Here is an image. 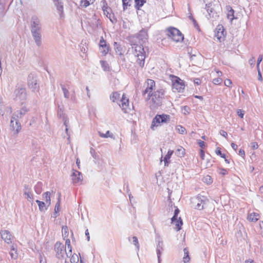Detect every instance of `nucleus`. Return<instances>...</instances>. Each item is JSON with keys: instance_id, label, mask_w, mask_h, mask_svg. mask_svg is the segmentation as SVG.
I'll return each mask as SVG.
<instances>
[{"instance_id": "f257e3e1", "label": "nucleus", "mask_w": 263, "mask_h": 263, "mask_svg": "<svg viewBox=\"0 0 263 263\" xmlns=\"http://www.w3.org/2000/svg\"><path fill=\"white\" fill-rule=\"evenodd\" d=\"M147 30L142 29L137 34V37L139 41V43L142 45L134 44L132 48L134 49V54L137 58V64L139 66L143 67L144 65L145 59V52L144 49L143 44H145L148 41Z\"/></svg>"}, {"instance_id": "f03ea898", "label": "nucleus", "mask_w": 263, "mask_h": 263, "mask_svg": "<svg viewBox=\"0 0 263 263\" xmlns=\"http://www.w3.org/2000/svg\"><path fill=\"white\" fill-rule=\"evenodd\" d=\"M41 28V22L38 17L32 16L31 21V31L35 43L39 47L42 44Z\"/></svg>"}, {"instance_id": "7ed1b4c3", "label": "nucleus", "mask_w": 263, "mask_h": 263, "mask_svg": "<svg viewBox=\"0 0 263 263\" xmlns=\"http://www.w3.org/2000/svg\"><path fill=\"white\" fill-rule=\"evenodd\" d=\"M167 35L173 41L179 42L183 41L184 37L181 32L177 28L170 27L167 30Z\"/></svg>"}, {"instance_id": "20e7f679", "label": "nucleus", "mask_w": 263, "mask_h": 263, "mask_svg": "<svg viewBox=\"0 0 263 263\" xmlns=\"http://www.w3.org/2000/svg\"><path fill=\"white\" fill-rule=\"evenodd\" d=\"M14 99L16 101H24L27 98L26 90L24 86L22 85L16 86L14 91Z\"/></svg>"}, {"instance_id": "39448f33", "label": "nucleus", "mask_w": 263, "mask_h": 263, "mask_svg": "<svg viewBox=\"0 0 263 263\" xmlns=\"http://www.w3.org/2000/svg\"><path fill=\"white\" fill-rule=\"evenodd\" d=\"M27 83L29 88L32 92H39V85L37 83V76L34 73H30L27 79Z\"/></svg>"}, {"instance_id": "423d86ee", "label": "nucleus", "mask_w": 263, "mask_h": 263, "mask_svg": "<svg viewBox=\"0 0 263 263\" xmlns=\"http://www.w3.org/2000/svg\"><path fill=\"white\" fill-rule=\"evenodd\" d=\"M54 251L56 253V257L59 259H63L65 257V255L67 257H69V252H67L66 247L60 242H57L54 245Z\"/></svg>"}, {"instance_id": "0eeeda50", "label": "nucleus", "mask_w": 263, "mask_h": 263, "mask_svg": "<svg viewBox=\"0 0 263 263\" xmlns=\"http://www.w3.org/2000/svg\"><path fill=\"white\" fill-rule=\"evenodd\" d=\"M164 95V91L162 89L154 91L150 95L151 101L155 106H159L161 103Z\"/></svg>"}, {"instance_id": "6e6552de", "label": "nucleus", "mask_w": 263, "mask_h": 263, "mask_svg": "<svg viewBox=\"0 0 263 263\" xmlns=\"http://www.w3.org/2000/svg\"><path fill=\"white\" fill-rule=\"evenodd\" d=\"M170 120V116L166 115H157L153 119L151 128L154 130L155 127H157L162 123H167Z\"/></svg>"}, {"instance_id": "1a4fd4ad", "label": "nucleus", "mask_w": 263, "mask_h": 263, "mask_svg": "<svg viewBox=\"0 0 263 263\" xmlns=\"http://www.w3.org/2000/svg\"><path fill=\"white\" fill-rule=\"evenodd\" d=\"M206 200L204 196H198L191 198V203L193 206L196 209L202 210Z\"/></svg>"}, {"instance_id": "9d476101", "label": "nucleus", "mask_w": 263, "mask_h": 263, "mask_svg": "<svg viewBox=\"0 0 263 263\" xmlns=\"http://www.w3.org/2000/svg\"><path fill=\"white\" fill-rule=\"evenodd\" d=\"M172 89L174 92H182L184 89L183 81L177 77H174L172 80Z\"/></svg>"}, {"instance_id": "9b49d317", "label": "nucleus", "mask_w": 263, "mask_h": 263, "mask_svg": "<svg viewBox=\"0 0 263 263\" xmlns=\"http://www.w3.org/2000/svg\"><path fill=\"white\" fill-rule=\"evenodd\" d=\"M226 35V32L221 25L217 26L215 31V36L219 42L223 41Z\"/></svg>"}, {"instance_id": "f8f14e48", "label": "nucleus", "mask_w": 263, "mask_h": 263, "mask_svg": "<svg viewBox=\"0 0 263 263\" xmlns=\"http://www.w3.org/2000/svg\"><path fill=\"white\" fill-rule=\"evenodd\" d=\"M29 111V108L24 105L20 110L15 111L12 116L13 119L20 120Z\"/></svg>"}, {"instance_id": "ddd939ff", "label": "nucleus", "mask_w": 263, "mask_h": 263, "mask_svg": "<svg viewBox=\"0 0 263 263\" xmlns=\"http://www.w3.org/2000/svg\"><path fill=\"white\" fill-rule=\"evenodd\" d=\"M205 8L210 18L216 20L219 17L220 12L217 11L215 7H213L212 4H206Z\"/></svg>"}, {"instance_id": "4468645a", "label": "nucleus", "mask_w": 263, "mask_h": 263, "mask_svg": "<svg viewBox=\"0 0 263 263\" xmlns=\"http://www.w3.org/2000/svg\"><path fill=\"white\" fill-rule=\"evenodd\" d=\"M155 82L154 80L148 79L146 83V88H145L144 93L147 94V98L150 99V95L153 92V90H155Z\"/></svg>"}, {"instance_id": "2eb2a0df", "label": "nucleus", "mask_w": 263, "mask_h": 263, "mask_svg": "<svg viewBox=\"0 0 263 263\" xmlns=\"http://www.w3.org/2000/svg\"><path fill=\"white\" fill-rule=\"evenodd\" d=\"M101 3H102V10L103 11L104 14L107 17L109 18L110 21L112 23H114V17L112 16V15L111 13V9L107 7V3L104 0L102 1Z\"/></svg>"}, {"instance_id": "dca6fc26", "label": "nucleus", "mask_w": 263, "mask_h": 263, "mask_svg": "<svg viewBox=\"0 0 263 263\" xmlns=\"http://www.w3.org/2000/svg\"><path fill=\"white\" fill-rule=\"evenodd\" d=\"M71 177L73 184L79 183L82 181V174L81 172L77 170H73V172Z\"/></svg>"}, {"instance_id": "f3484780", "label": "nucleus", "mask_w": 263, "mask_h": 263, "mask_svg": "<svg viewBox=\"0 0 263 263\" xmlns=\"http://www.w3.org/2000/svg\"><path fill=\"white\" fill-rule=\"evenodd\" d=\"M120 102L121 103L119 104V106L122 108V109L124 112H128L129 110H130L129 108H128L129 101L128 99L126 98L124 94L122 95V98L120 101Z\"/></svg>"}, {"instance_id": "a211bd4d", "label": "nucleus", "mask_w": 263, "mask_h": 263, "mask_svg": "<svg viewBox=\"0 0 263 263\" xmlns=\"http://www.w3.org/2000/svg\"><path fill=\"white\" fill-rule=\"evenodd\" d=\"M1 235L2 238L7 243L11 242L12 236L10 232L6 230H1Z\"/></svg>"}, {"instance_id": "6ab92c4d", "label": "nucleus", "mask_w": 263, "mask_h": 263, "mask_svg": "<svg viewBox=\"0 0 263 263\" xmlns=\"http://www.w3.org/2000/svg\"><path fill=\"white\" fill-rule=\"evenodd\" d=\"M10 125L13 130L15 131V134H17L21 128V123H20L19 120H16V119H13V116H12L10 121Z\"/></svg>"}, {"instance_id": "aec40b11", "label": "nucleus", "mask_w": 263, "mask_h": 263, "mask_svg": "<svg viewBox=\"0 0 263 263\" xmlns=\"http://www.w3.org/2000/svg\"><path fill=\"white\" fill-rule=\"evenodd\" d=\"M99 45L101 52L104 55L106 54L108 51V47L103 38L100 40Z\"/></svg>"}, {"instance_id": "412c9836", "label": "nucleus", "mask_w": 263, "mask_h": 263, "mask_svg": "<svg viewBox=\"0 0 263 263\" xmlns=\"http://www.w3.org/2000/svg\"><path fill=\"white\" fill-rule=\"evenodd\" d=\"M260 218L259 215L255 212H253L248 214L247 219L251 222H256Z\"/></svg>"}, {"instance_id": "4be33fe9", "label": "nucleus", "mask_w": 263, "mask_h": 263, "mask_svg": "<svg viewBox=\"0 0 263 263\" xmlns=\"http://www.w3.org/2000/svg\"><path fill=\"white\" fill-rule=\"evenodd\" d=\"M55 6L57 11L60 15L61 18L63 17L64 15V7L63 2H59L54 4Z\"/></svg>"}, {"instance_id": "5701e85b", "label": "nucleus", "mask_w": 263, "mask_h": 263, "mask_svg": "<svg viewBox=\"0 0 263 263\" xmlns=\"http://www.w3.org/2000/svg\"><path fill=\"white\" fill-rule=\"evenodd\" d=\"M58 194H59V197H58V202H57V203L55 205L54 213L53 214V217L54 218H56L57 217V214L60 211L61 193H59Z\"/></svg>"}, {"instance_id": "b1692460", "label": "nucleus", "mask_w": 263, "mask_h": 263, "mask_svg": "<svg viewBox=\"0 0 263 263\" xmlns=\"http://www.w3.org/2000/svg\"><path fill=\"white\" fill-rule=\"evenodd\" d=\"M50 195V193L49 192H46L43 195V199L45 200L46 204H47L48 206H49L51 203Z\"/></svg>"}, {"instance_id": "393cba45", "label": "nucleus", "mask_w": 263, "mask_h": 263, "mask_svg": "<svg viewBox=\"0 0 263 263\" xmlns=\"http://www.w3.org/2000/svg\"><path fill=\"white\" fill-rule=\"evenodd\" d=\"M173 223L175 224V226H176V227L175 229L177 231H179L181 229V227L182 225L183 222H182V220L181 219V218L179 217L178 219L177 218H176V220H175V221Z\"/></svg>"}, {"instance_id": "a878e982", "label": "nucleus", "mask_w": 263, "mask_h": 263, "mask_svg": "<svg viewBox=\"0 0 263 263\" xmlns=\"http://www.w3.org/2000/svg\"><path fill=\"white\" fill-rule=\"evenodd\" d=\"M24 194L26 195V198L27 199L28 201H29L30 202H32L33 200V194L31 192H30L29 190L27 189H26V190L24 192Z\"/></svg>"}, {"instance_id": "bb28decb", "label": "nucleus", "mask_w": 263, "mask_h": 263, "mask_svg": "<svg viewBox=\"0 0 263 263\" xmlns=\"http://www.w3.org/2000/svg\"><path fill=\"white\" fill-rule=\"evenodd\" d=\"M36 202L37 203L39 207V209L41 211L43 212V211H45V210H46V209H47V208L46 207V203H45L43 201H41L39 200H36Z\"/></svg>"}, {"instance_id": "cd10ccee", "label": "nucleus", "mask_w": 263, "mask_h": 263, "mask_svg": "<svg viewBox=\"0 0 263 263\" xmlns=\"http://www.w3.org/2000/svg\"><path fill=\"white\" fill-rule=\"evenodd\" d=\"M173 153V151L170 150V151H168L167 154H166V155L164 157V161L165 162V166H168V163L170 162V161H168V160L171 157Z\"/></svg>"}, {"instance_id": "c85d7f7f", "label": "nucleus", "mask_w": 263, "mask_h": 263, "mask_svg": "<svg viewBox=\"0 0 263 263\" xmlns=\"http://www.w3.org/2000/svg\"><path fill=\"white\" fill-rule=\"evenodd\" d=\"M157 249L156 250H159L161 249L162 250H163L164 245L163 241L162 240L161 238L159 236L157 237Z\"/></svg>"}, {"instance_id": "c756f323", "label": "nucleus", "mask_w": 263, "mask_h": 263, "mask_svg": "<svg viewBox=\"0 0 263 263\" xmlns=\"http://www.w3.org/2000/svg\"><path fill=\"white\" fill-rule=\"evenodd\" d=\"M10 254L11 258L13 259H16L17 257V251L13 245L11 246Z\"/></svg>"}, {"instance_id": "7c9ffc66", "label": "nucleus", "mask_w": 263, "mask_h": 263, "mask_svg": "<svg viewBox=\"0 0 263 263\" xmlns=\"http://www.w3.org/2000/svg\"><path fill=\"white\" fill-rule=\"evenodd\" d=\"M95 0H81V6L84 7H87L90 4H92Z\"/></svg>"}, {"instance_id": "2f4dec72", "label": "nucleus", "mask_w": 263, "mask_h": 263, "mask_svg": "<svg viewBox=\"0 0 263 263\" xmlns=\"http://www.w3.org/2000/svg\"><path fill=\"white\" fill-rule=\"evenodd\" d=\"M42 183L41 182H38L34 186L35 192L37 194H40L42 192Z\"/></svg>"}, {"instance_id": "473e14b6", "label": "nucleus", "mask_w": 263, "mask_h": 263, "mask_svg": "<svg viewBox=\"0 0 263 263\" xmlns=\"http://www.w3.org/2000/svg\"><path fill=\"white\" fill-rule=\"evenodd\" d=\"M120 93L118 92H114L112 93L110 96V99L112 101V102H115L117 101L120 98Z\"/></svg>"}, {"instance_id": "72a5a7b5", "label": "nucleus", "mask_w": 263, "mask_h": 263, "mask_svg": "<svg viewBox=\"0 0 263 263\" xmlns=\"http://www.w3.org/2000/svg\"><path fill=\"white\" fill-rule=\"evenodd\" d=\"M99 134L102 138L112 137L113 136V135L109 130L107 131L105 134L99 132Z\"/></svg>"}, {"instance_id": "f704fd0d", "label": "nucleus", "mask_w": 263, "mask_h": 263, "mask_svg": "<svg viewBox=\"0 0 263 263\" xmlns=\"http://www.w3.org/2000/svg\"><path fill=\"white\" fill-rule=\"evenodd\" d=\"M184 256L183 257V261L184 263H186L189 261L190 257L189 256V252L186 248L184 249Z\"/></svg>"}, {"instance_id": "c9c22d12", "label": "nucleus", "mask_w": 263, "mask_h": 263, "mask_svg": "<svg viewBox=\"0 0 263 263\" xmlns=\"http://www.w3.org/2000/svg\"><path fill=\"white\" fill-rule=\"evenodd\" d=\"M135 7L136 8L139 9L140 7H141L143 5V4L145 3V0H135Z\"/></svg>"}, {"instance_id": "e433bc0d", "label": "nucleus", "mask_w": 263, "mask_h": 263, "mask_svg": "<svg viewBox=\"0 0 263 263\" xmlns=\"http://www.w3.org/2000/svg\"><path fill=\"white\" fill-rule=\"evenodd\" d=\"M132 239H133V244L136 246V247L137 248V250L139 251L140 246H139V242H138L137 237L136 236H133L132 237Z\"/></svg>"}, {"instance_id": "4c0bfd02", "label": "nucleus", "mask_w": 263, "mask_h": 263, "mask_svg": "<svg viewBox=\"0 0 263 263\" xmlns=\"http://www.w3.org/2000/svg\"><path fill=\"white\" fill-rule=\"evenodd\" d=\"M176 130L181 134H184L185 133V128L181 126V125H177L176 127Z\"/></svg>"}, {"instance_id": "58836bf2", "label": "nucleus", "mask_w": 263, "mask_h": 263, "mask_svg": "<svg viewBox=\"0 0 263 263\" xmlns=\"http://www.w3.org/2000/svg\"><path fill=\"white\" fill-rule=\"evenodd\" d=\"M79 260V257L76 254H73L70 258V262L71 263H78Z\"/></svg>"}, {"instance_id": "ea45409f", "label": "nucleus", "mask_w": 263, "mask_h": 263, "mask_svg": "<svg viewBox=\"0 0 263 263\" xmlns=\"http://www.w3.org/2000/svg\"><path fill=\"white\" fill-rule=\"evenodd\" d=\"M62 235L64 239L67 237L68 236V229L67 227L62 228Z\"/></svg>"}, {"instance_id": "a19ab883", "label": "nucleus", "mask_w": 263, "mask_h": 263, "mask_svg": "<svg viewBox=\"0 0 263 263\" xmlns=\"http://www.w3.org/2000/svg\"><path fill=\"white\" fill-rule=\"evenodd\" d=\"M62 89L63 90L64 96L65 98L68 99L69 98V92L64 86L62 85Z\"/></svg>"}, {"instance_id": "79ce46f5", "label": "nucleus", "mask_w": 263, "mask_h": 263, "mask_svg": "<svg viewBox=\"0 0 263 263\" xmlns=\"http://www.w3.org/2000/svg\"><path fill=\"white\" fill-rule=\"evenodd\" d=\"M65 247L67 246L68 249H69V252L70 253V255H71L72 253V247L70 245V240L69 239H67L65 241V245H64Z\"/></svg>"}, {"instance_id": "37998d69", "label": "nucleus", "mask_w": 263, "mask_h": 263, "mask_svg": "<svg viewBox=\"0 0 263 263\" xmlns=\"http://www.w3.org/2000/svg\"><path fill=\"white\" fill-rule=\"evenodd\" d=\"M63 121H64V125L66 127V129H65L66 133L67 135V136H68V139H69V134L68 133V120L67 119L64 118Z\"/></svg>"}, {"instance_id": "c03bdc74", "label": "nucleus", "mask_w": 263, "mask_h": 263, "mask_svg": "<svg viewBox=\"0 0 263 263\" xmlns=\"http://www.w3.org/2000/svg\"><path fill=\"white\" fill-rule=\"evenodd\" d=\"M179 213V210L178 208H177L175 210L174 215L172 218V223H174L175 221V220H176V218H177Z\"/></svg>"}, {"instance_id": "a18cd8bd", "label": "nucleus", "mask_w": 263, "mask_h": 263, "mask_svg": "<svg viewBox=\"0 0 263 263\" xmlns=\"http://www.w3.org/2000/svg\"><path fill=\"white\" fill-rule=\"evenodd\" d=\"M228 18L230 19L231 21L234 19V10L233 9H231L227 15Z\"/></svg>"}, {"instance_id": "49530a36", "label": "nucleus", "mask_w": 263, "mask_h": 263, "mask_svg": "<svg viewBox=\"0 0 263 263\" xmlns=\"http://www.w3.org/2000/svg\"><path fill=\"white\" fill-rule=\"evenodd\" d=\"M102 67L104 68V70L107 71L109 70V66L107 63L105 61H101Z\"/></svg>"}, {"instance_id": "de8ad7c7", "label": "nucleus", "mask_w": 263, "mask_h": 263, "mask_svg": "<svg viewBox=\"0 0 263 263\" xmlns=\"http://www.w3.org/2000/svg\"><path fill=\"white\" fill-rule=\"evenodd\" d=\"M222 80L220 78H215L213 80V83L215 85H219L221 83Z\"/></svg>"}, {"instance_id": "09e8293b", "label": "nucleus", "mask_w": 263, "mask_h": 263, "mask_svg": "<svg viewBox=\"0 0 263 263\" xmlns=\"http://www.w3.org/2000/svg\"><path fill=\"white\" fill-rule=\"evenodd\" d=\"M163 251V250H162L161 249L156 250L158 263H161V258H160V256H161V253H162V252Z\"/></svg>"}, {"instance_id": "8fccbe9b", "label": "nucleus", "mask_w": 263, "mask_h": 263, "mask_svg": "<svg viewBox=\"0 0 263 263\" xmlns=\"http://www.w3.org/2000/svg\"><path fill=\"white\" fill-rule=\"evenodd\" d=\"M203 181L204 182H206L208 184H210L212 182L211 177L208 175L204 178Z\"/></svg>"}, {"instance_id": "3c124183", "label": "nucleus", "mask_w": 263, "mask_h": 263, "mask_svg": "<svg viewBox=\"0 0 263 263\" xmlns=\"http://www.w3.org/2000/svg\"><path fill=\"white\" fill-rule=\"evenodd\" d=\"M177 155L179 156H182L184 153V149L180 147L177 150Z\"/></svg>"}, {"instance_id": "603ef678", "label": "nucleus", "mask_w": 263, "mask_h": 263, "mask_svg": "<svg viewBox=\"0 0 263 263\" xmlns=\"http://www.w3.org/2000/svg\"><path fill=\"white\" fill-rule=\"evenodd\" d=\"M190 110V107L187 106H184L182 108V111H183L184 114H189Z\"/></svg>"}, {"instance_id": "864d4df0", "label": "nucleus", "mask_w": 263, "mask_h": 263, "mask_svg": "<svg viewBox=\"0 0 263 263\" xmlns=\"http://www.w3.org/2000/svg\"><path fill=\"white\" fill-rule=\"evenodd\" d=\"M216 153L217 154V155H219L222 158H226V155L225 154H222L221 151H220V149L218 148L216 151Z\"/></svg>"}, {"instance_id": "5fc2aeb1", "label": "nucleus", "mask_w": 263, "mask_h": 263, "mask_svg": "<svg viewBox=\"0 0 263 263\" xmlns=\"http://www.w3.org/2000/svg\"><path fill=\"white\" fill-rule=\"evenodd\" d=\"M262 59H263L262 55H259V56L258 58V60H257V69L259 68V64H260V62L262 61Z\"/></svg>"}, {"instance_id": "6e6d98bb", "label": "nucleus", "mask_w": 263, "mask_h": 263, "mask_svg": "<svg viewBox=\"0 0 263 263\" xmlns=\"http://www.w3.org/2000/svg\"><path fill=\"white\" fill-rule=\"evenodd\" d=\"M249 63L250 64V65L252 67H253L255 65V58L252 57L249 61Z\"/></svg>"}, {"instance_id": "4d7b16f0", "label": "nucleus", "mask_w": 263, "mask_h": 263, "mask_svg": "<svg viewBox=\"0 0 263 263\" xmlns=\"http://www.w3.org/2000/svg\"><path fill=\"white\" fill-rule=\"evenodd\" d=\"M130 0H122L124 9H125L126 8H127V7L128 5V2Z\"/></svg>"}, {"instance_id": "13d9d810", "label": "nucleus", "mask_w": 263, "mask_h": 263, "mask_svg": "<svg viewBox=\"0 0 263 263\" xmlns=\"http://www.w3.org/2000/svg\"><path fill=\"white\" fill-rule=\"evenodd\" d=\"M251 147L253 149H257L258 147V145L256 142H253L251 143Z\"/></svg>"}, {"instance_id": "bf43d9fd", "label": "nucleus", "mask_w": 263, "mask_h": 263, "mask_svg": "<svg viewBox=\"0 0 263 263\" xmlns=\"http://www.w3.org/2000/svg\"><path fill=\"white\" fill-rule=\"evenodd\" d=\"M237 115L240 118H242L243 117L244 115L243 111L241 110V109H238L237 110Z\"/></svg>"}, {"instance_id": "052dcab7", "label": "nucleus", "mask_w": 263, "mask_h": 263, "mask_svg": "<svg viewBox=\"0 0 263 263\" xmlns=\"http://www.w3.org/2000/svg\"><path fill=\"white\" fill-rule=\"evenodd\" d=\"M198 143L200 147L204 148V147H205V142H204L199 140H198Z\"/></svg>"}, {"instance_id": "680f3d73", "label": "nucleus", "mask_w": 263, "mask_h": 263, "mask_svg": "<svg viewBox=\"0 0 263 263\" xmlns=\"http://www.w3.org/2000/svg\"><path fill=\"white\" fill-rule=\"evenodd\" d=\"M231 84H232V81L230 79H227L224 81V85L226 86L229 87Z\"/></svg>"}, {"instance_id": "e2e57ef3", "label": "nucleus", "mask_w": 263, "mask_h": 263, "mask_svg": "<svg viewBox=\"0 0 263 263\" xmlns=\"http://www.w3.org/2000/svg\"><path fill=\"white\" fill-rule=\"evenodd\" d=\"M220 134L222 136H223V137H225V138H227V136H228V134H227V133L226 132H225L224 130H221L220 131Z\"/></svg>"}, {"instance_id": "0e129e2a", "label": "nucleus", "mask_w": 263, "mask_h": 263, "mask_svg": "<svg viewBox=\"0 0 263 263\" xmlns=\"http://www.w3.org/2000/svg\"><path fill=\"white\" fill-rule=\"evenodd\" d=\"M238 154L241 157H243L245 156V151L242 149H240L238 152Z\"/></svg>"}, {"instance_id": "69168bd1", "label": "nucleus", "mask_w": 263, "mask_h": 263, "mask_svg": "<svg viewBox=\"0 0 263 263\" xmlns=\"http://www.w3.org/2000/svg\"><path fill=\"white\" fill-rule=\"evenodd\" d=\"M257 71H258V80L260 81H262V76H261V72L260 71V69L258 68L257 69Z\"/></svg>"}, {"instance_id": "338daca9", "label": "nucleus", "mask_w": 263, "mask_h": 263, "mask_svg": "<svg viewBox=\"0 0 263 263\" xmlns=\"http://www.w3.org/2000/svg\"><path fill=\"white\" fill-rule=\"evenodd\" d=\"M204 152L202 149H200V156L202 159H204Z\"/></svg>"}, {"instance_id": "774afa93", "label": "nucleus", "mask_w": 263, "mask_h": 263, "mask_svg": "<svg viewBox=\"0 0 263 263\" xmlns=\"http://www.w3.org/2000/svg\"><path fill=\"white\" fill-rule=\"evenodd\" d=\"M194 82L195 84L196 85H199L201 83V81L199 79H195L194 80Z\"/></svg>"}]
</instances>
